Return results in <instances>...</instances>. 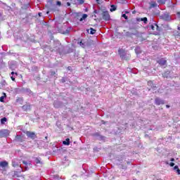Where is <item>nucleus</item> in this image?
Instances as JSON below:
<instances>
[{"instance_id": "473e14b6", "label": "nucleus", "mask_w": 180, "mask_h": 180, "mask_svg": "<svg viewBox=\"0 0 180 180\" xmlns=\"http://www.w3.org/2000/svg\"><path fill=\"white\" fill-rule=\"evenodd\" d=\"M55 108H60V106L57 105V103H53Z\"/></svg>"}, {"instance_id": "e433bc0d", "label": "nucleus", "mask_w": 180, "mask_h": 180, "mask_svg": "<svg viewBox=\"0 0 180 180\" xmlns=\"http://www.w3.org/2000/svg\"><path fill=\"white\" fill-rule=\"evenodd\" d=\"M177 16H178L179 18H180V12H178V13H177Z\"/></svg>"}, {"instance_id": "cd10ccee", "label": "nucleus", "mask_w": 180, "mask_h": 180, "mask_svg": "<svg viewBox=\"0 0 180 180\" xmlns=\"http://www.w3.org/2000/svg\"><path fill=\"white\" fill-rule=\"evenodd\" d=\"M77 1L79 2V5H82L84 2V0H77Z\"/></svg>"}, {"instance_id": "f8f14e48", "label": "nucleus", "mask_w": 180, "mask_h": 180, "mask_svg": "<svg viewBox=\"0 0 180 180\" xmlns=\"http://www.w3.org/2000/svg\"><path fill=\"white\" fill-rule=\"evenodd\" d=\"M150 28L153 30H160V27H158V25H157V24H153V25H150Z\"/></svg>"}, {"instance_id": "09e8293b", "label": "nucleus", "mask_w": 180, "mask_h": 180, "mask_svg": "<svg viewBox=\"0 0 180 180\" xmlns=\"http://www.w3.org/2000/svg\"><path fill=\"white\" fill-rule=\"evenodd\" d=\"M75 176H73V178L75 177Z\"/></svg>"}, {"instance_id": "b1692460", "label": "nucleus", "mask_w": 180, "mask_h": 180, "mask_svg": "<svg viewBox=\"0 0 180 180\" xmlns=\"http://www.w3.org/2000/svg\"><path fill=\"white\" fill-rule=\"evenodd\" d=\"M95 33H96V30L94 28H90V34H95Z\"/></svg>"}, {"instance_id": "7c9ffc66", "label": "nucleus", "mask_w": 180, "mask_h": 180, "mask_svg": "<svg viewBox=\"0 0 180 180\" xmlns=\"http://www.w3.org/2000/svg\"><path fill=\"white\" fill-rule=\"evenodd\" d=\"M57 6H61V1H56Z\"/></svg>"}, {"instance_id": "a878e982", "label": "nucleus", "mask_w": 180, "mask_h": 180, "mask_svg": "<svg viewBox=\"0 0 180 180\" xmlns=\"http://www.w3.org/2000/svg\"><path fill=\"white\" fill-rule=\"evenodd\" d=\"M6 117H4V118H2L1 120V123L2 124H4V123H5V122H6Z\"/></svg>"}, {"instance_id": "4468645a", "label": "nucleus", "mask_w": 180, "mask_h": 180, "mask_svg": "<svg viewBox=\"0 0 180 180\" xmlns=\"http://www.w3.org/2000/svg\"><path fill=\"white\" fill-rule=\"evenodd\" d=\"M7 165H8V162L6 161H3L0 162V167H1V168H5L6 167Z\"/></svg>"}, {"instance_id": "9d476101", "label": "nucleus", "mask_w": 180, "mask_h": 180, "mask_svg": "<svg viewBox=\"0 0 180 180\" xmlns=\"http://www.w3.org/2000/svg\"><path fill=\"white\" fill-rule=\"evenodd\" d=\"M94 136L98 140H105V137L99 134V133L94 134Z\"/></svg>"}, {"instance_id": "6ab92c4d", "label": "nucleus", "mask_w": 180, "mask_h": 180, "mask_svg": "<svg viewBox=\"0 0 180 180\" xmlns=\"http://www.w3.org/2000/svg\"><path fill=\"white\" fill-rule=\"evenodd\" d=\"M164 78H168L169 77V71H167L163 74Z\"/></svg>"}, {"instance_id": "a211bd4d", "label": "nucleus", "mask_w": 180, "mask_h": 180, "mask_svg": "<svg viewBox=\"0 0 180 180\" xmlns=\"http://www.w3.org/2000/svg\"><path fill=\"white\" fill-rule=\"evenodd\" d=\"M86 18H88V15H86V14H83L82 15V18H80V22H82V20H85V19Z\"/></svg>"}, {"instance_id": "bb28decb", "label": "nucleus", "mask_w": 180, "mask_h": 180, "mask_svg": "<svg viewBox=\"0 0 180 180\" xmlns=\"http://www.w3.org/2000/svg\"><path fill=\"white\" fill-rule=\"evenodd\" d=\"M150 6L151 8H155V6H157V3L155 2L151 3Z\"/></svg>"}, {"instance_id": "a19ab883", "label": "nucleus", "mask_w": 180, "mask_h": 180, "mask_svg": "<svg viewBox=\"0 0 180 180\" xmlns=\"http://www.w3.org/2000/svg\"><path fill=\"white\" fill-rule=\"evenodd\" d=\"M20 169H22V171H23V169H22V167L20 166Z\"/></svg>"}, {"instance_id": "72a5a7b5", "label": "nucleus", "mask_w": 180, "mask_h": 180, "mask_svg": "<svg viewBox=\"0 0 180 180\" xmlns=\"http://www.w3.org/2000/svg\"><path fill=\"white\" fill-rule=\"evenodd\" d=\"M169 165H170V167H174V165H175V163H174V162H170Z\"/></svg>"}, {"instance_id": "c756f323", "label": "nucleus", "mask_w": 180, "mask_h": 180, "mask_svg": "<svg viewBox=\"0 0 180 180\" xmlns=\"http://www.w3.org/2000/svg\"><path fill=\"white\" fill-rule=\"evenodd\" d=\"M22 109H25L26 110H27V109H29V105H23Z\"/></svg>"}, {"instance_id": "c03bdc74", "label": "nucleus", "mask_w": 180, "mask_h": 180, "mask_svg": "<svg viewBox=\"0 0 180 180\" xmlns=\"http://www.w3.org/2000/svg\"><path fill=\"white\" fill-rule=\"evenodd\" d=\"M136 53H137V49H135Z\"/></svg>"}, {"instance_id": "423d86ee", "label": "nucleus", "mask_w": 180, "mask_h": 180, "mask_svg": "<svg viewBox=\"0 0 180 180\" xmlns=\"http://www.w3.org/2000/svg\"><path fill=\"white\" fill-rule=\"evenodd\" d=\"M155 105H164L165 103V101L164 100L160 98H156L155 100Z\"/></svg>"}, {"instance_id": "f704fd0d", "label": "nucleus", "mask_w": 180, "mask_h": 180, "mask_svg": "<svg viewBox=\"0 0 180 180\" xmlns=\"http://www.w3.org/2000/svg\"><path fill=\"white\" fill-rule=\"evenodd\" d=\"M137 22H142L141 18H136Z\"/></svg>"}, {"instance_id": "0eeeda50", "label": "nucleus", "mask_w": 180, "mask_h": 180, "mask_svg": "<svg viewBox=\"0 0 180 180\" xmlns=\"http://www.w3.org/2000/svg\"><path fill=\"white\" fill-rule=\"evenodd\" d=\"M35 164L38 167H41V165H43V162H41V159L40 158H35Z\"/></svg>"}, {"instance_id": "39448f33", "label": "nucleus", "mask_w": 180, "mask_h": 180, "mask_svg": "<svg viewBox=\"0 0 180 180\" xmlns=\"http://www.w3.org/2000/svg\"><path fill=\"white\" fill-rule=\"evenodd\" d=\"M158 63H159V65H160L161 67H167L166 58H161L159 60H158Z\"/></svg>"}, {"instance_id": "ddd939ff", "label": "nucleus", "mask_w": 180, "mask_h": 180, "mask_svg": "<svg viewBox=\"0 0 180 180\" xmlns=\"http://www.w3.org/2000/svg\"><path fill=\"white\" fill-rule=\"evenodd\" d=\"M77 44H79V46L83 49H85V47H86V42H84V41H80L77 42Z\"/></svg>"}, {"instance_id": "f03ea898", "label": "nucleus", "mask_w": 180, "mask_h": 180, "mask_svg": "<svg viewBox=\"0 0 180 180\" xmlns=\"http://www.w3.org/2000/svg\"><path fill=\"white\" fill-rule=\"evenodd\" d=\"M60 49H61V44L60 43V41L56 40L54 41V51H60Z\"/></svg>"}, {"instance_id": "2eb2a0df", "label": "nucleus", "mask_w": 180, "mask_h": 180, "mask_svg": "<svg viewBox=\"0 0 180 180\" xmlns=\"http://www.w3.org/2000/svg\"><path fill=\"white\" fill-rule=\"evenodd\" d=\"M11 75L12 76L11 77V78L12 81H15V77H18V73H16L15 72H12Z\"/></svg>"}, {"instance_id": "4be33fe9", "label": "nucleus", "mask_w": 180, "mask_h": 180, "mask_svg": "<svg viewBox=\"0 0 180 180\" xmlns=\"http://www.w3.org/2000/svg\"><path fill=\"white\" fill-rule=\"evenodd\" d=\"M110 12H115L116 11V6L115 5H111Z\"/></svg>"}, {"instance_id": "f3484780", "label": "nucleus", "mask_w": 180, "mask_h": 180, "mask_svg": "<svg viewBox=\"0 0 180 180\" xmlns=\"http://www.w3.org/2000/svg\"><path fill=\"white\" fill-rule=\"evenodd\" d=\"M148 85L149 86H151L152 89H155V88H157L156 86H154V85L153 84V82L151 81L148 82Z\"/></svg>"}, {"instance_id": "7ed1b4c3", "label": "nucleus", "mask_w": 180, "mask_h": 180, "mask_svg": "<svg viewBox=\"0 0 180 180\" xmlns=\"http://www.w3.org/2000/svg\"><path fill=\"white\" fill-rule=\"evenodd\" d=\"M8 134H9V131L8 129L0 130V137H7Z\"/></svg>"}, {"instance_id": "393cba45", "label": "nucleus", "mask_w": 180, "mask_h": 180, "mask_svg": "<svg viewBox=\"0 0 180 180\" xmlns=\"http://www.w3.org/2000/svg\"><path fill=\"white\" fill-rule=\"evenodd\" d=\"M141 20H142V22H143V23L147 24L148 19L146 17L141 18Z\"/></svg>"}, {"instance_id": "c9c22d12", "label": "nucleus", "mask_w": 180, "mask_h": 180, "mask_svg": "<svg viewBox=\"0 0 180 180\" xmlns=\"http://www.w3.org/2000/svg\"><path fill=\"white\" fill-rule=\"evenodd\" d=\"M170 161H172V162H174V161H175V159L172 158L170 159Z\"/></svg>"}, {"instance_id": "de8ad7c7", "label": "nucleus", "mask_w": 180, "mask_h": 180, "mask_svg": "<svg viewBox=\"0 0 180 180\" xmlns=\"http://www.w3.org/2000/svg\"><path fill=\"white\" fill-rule=\"evenodd\" d=\"M39 16L41 15V13H39Z\"/></svg>"}, {"instance_id": "4c0bfd02", "label": "nucleus", "mask_w": 180, "mask_h": 180, "mask_svg": "<svg viewBox=\"0 0 180 180\" xmlns=\"http://www.w3.org/2000/svg\"><path fill=\"white\" fill-rule=\"evenodd\" d=\"M67 5H68V6H70L71 4H70V2H68Z\"/></svg>"}, {"instance_id": "aec40b11", "label": "nucleus", "mask_w": 180, "mask_h": 180, "mask_svg": "<svg viewBox=\"0 0 180 180\" xmlns=\"http://www.w3.org/2000/svg\"><path fill=\"white\" fill-rule=\"evenodd\" d=\"M174 171H176V172H177L178 175H180V169H179V168H178V166H175L174 167Z\"/></svg>"}, {"instance_id": "20e7f679", "label": "nucleus", "mask_w": 180, "mask_h": 180, "mask_svg": "<svg viewBox=\"0 0 180 180\" xmlns=\"http://www.w3.org/2000/svg\"><path fill=\"white\" fill-rule=\"evenodd\" d=\"M103 20H110V15L108 11H104L102 13Z\"/></svg>"}, {"instance_id": "2f4dec72", "label": "nucleus", "mask_w": 180, "mask_h": 180, "mask_svg": "<svg viewBox=\"0 0 180 180\" xmlns=\"http://www.w3.org/2000/svg\"><path fill=\"white\" fill-rule=\"evenodd\" d=\"M122 18H124V19L126 20H127V19H128V17H127V15H126V14H122Z\"/></svg>"}, {"instance_id": "6e6552de", "label": "nucleus", "mask_w": 180, "mask_h": 180, "mask_svg": "<svg viewBox=\"0 0 180 180\" xmlns=\"http://www.w3.org/2000/svg\"><path fill=\"white\" fill-rule=\"evenodd\" d=\"M26 135L27 136V137H30V139H34V138L36 137V134L30 131H27Z\"/></svg>"}, {"instance_id": "49530a36", "label": "nucleus", "mask_w": 180, "mask_h": 180, "mask_svg": "<svg viewBox=\"0 0 180 180\" xmlns=\"http://www.w3.org/2000/svg\"><path fill=\"white\" fill-rule=\"evenodd\" d=\"M94 12H95V13H96V11H95Z\"/></svg>"}, {"instance_id": "c85d7f7f", "label": "nucleus", "mask_w": 180, "mask_h": 180, "mask_svg": "<svg viewBox=\"0 0 180 180\" xmlns=\"http://www.w3.org/2000/svg\"><path fill=\"white\" fill-rule=\"evenodd\" d=\"M158 4H165V1L164 0H158Z\"/></svg>"}, {"instance_id": "5701e85b", "label": "nucleus", "mask_w": 180, "mask_h": 180, "mask_svg": "<svg viewBox=\"0 0 180 180\" xmlns=\"http://www.w3.org/2000/svg\"><path fill=\"white\" fill-rule=\"evenodd\" d=\"M12 164H13V167H19V165L15 160L12 161Z\"/></svg>"}, {"instance_id": "37998d69", "label": "nucleus", "mask_w": 180, "mask_h": 180, "mask_svg": "<svg viewBox=\"0 0 180 180\" xmlns=\"http://www.w3.org/2000/svg\"><path fill=\"white\" fill-rule=\"evenodd\" d=\"M68 70H71V67H68Z\"/></svg>"}, {"instance_id": "1a4fd4ad", "label": "nucleus", "mask_w": 180, "mask_h": 180, "mask_svg": "<svg viewBox=\"0 0 180 180\" xmlns=\"http://www.w3.org/2000/svg\"><path fill=\"white\" fill-rule=\"evenodd\" d=\"M22 164H24V165H25V171H27L29 169V168L27 167L28 165L30 167H32V163L27 162H26V160L22 161Z\"/></svg>"}, {"instance_id": "79ce46f5", "label": "nucleus", "mask_w": 180, "mask_h": 180, "mask_svg": "<svg viewBox=\"0 0 180 180\" xmlns=\"http://www.w3.org/2000/svg\"><path fill=\"white\" fill-rule=\"evenodd\" d=\"M177 29H178V30H180V27H178V28H177Z\"/></svg>"}, {"instance_id": "a18cd8bd", "label": "nucleus", "mask_w": 180, "mask_h": 180, "mask_svg": "<svg viewBox=\"0 0 180 180\" xmlns=\"http://www.w3.org/2000/svg\"><path fill=\"white\" fill-rule=\"evenodd\" d=\"M127 164H128V165L130 164V162H127Z\"/></svg>"}, {"instance_id": "f257e3e1", "label": "nucleus", "mask_w": 180, "mask_h": 180, "mask_svg": "<svg viewBox=\"0 0 180 180\" xmlns=\"http://www.w3.org/2000/svg\"><path fill=\"white\" fill-rule=\"evenodd\" d=\"M118 53H119L121 58H122L123 60H129L130 58L131 57V56L130 54L126 53V52L124 51V49H119Z\"/></svg>"}, {"instance_id": "412c9836", "label": "nucleus", "mask_w": 180, "mask_h": 180, "mask_svg": "<svg viewBox=\"0 0 180 180\" xmlns=\"http://www.w3.org/2000/svg\"><path fill=\"white\" fill-rule=\"evenodd\" d=\"M6 98V94L4 93V96L0 97V102H4V100Z\"/></svg>"}, {"instance_id": "9b49d317", "label": "nucleus", "mask_w": 180, "mask_h": 180, "mask_svg": "<svg viewBox=\"0 0 180 180\" xmlns=\"http://www.w3.org/2000/svg\"><path fill=\"white\" fill-rule=\"evenodd\" d=\"M15 140V141H18V143H22V141H23V138L20 135H17Z\"/></svg>"}, {"instance_id": "58836bf2", "label": "nucleus", "mask_w": 180, "mask_h": 180, "mask_svg": "<svg viewBox=\"0 0 180 180\" xmlns=\"http://www.w3.org/2000/svg\"><path fill=\"white\" fill-rule=\"evenodd\" d=\"M166 108L168 109L169 108V105H166Z\"/></svg>"}, {"instance_id": "dca6fc26", "label": "nucleus", "mask_w": 180, "mask_h": 180, "mask_svg": "<svg viewBox=\"0 0 180 180\" xmlns=\"http://www.w3.org/2000/svg\"><path fill=\"white\" fill-rule=\"evenodd\" d=\"M64 146H70V139H66L65 141H63Z\"/></svg>"}, {"instance_id": "ea45409f", "label": "nucleus", "mask_w": 180, "mask_h": 180, "mask_svg": "<svg viewBox=\"0 0 180 180\" xmlns=\"http://www.w3.org/2000/svg\"><path fill=\"white\" fill-rule=\"evenodd\" d=\"M96 3H97V4H100V3H99V0H96Z\"/></svg>"}]
</instances>
